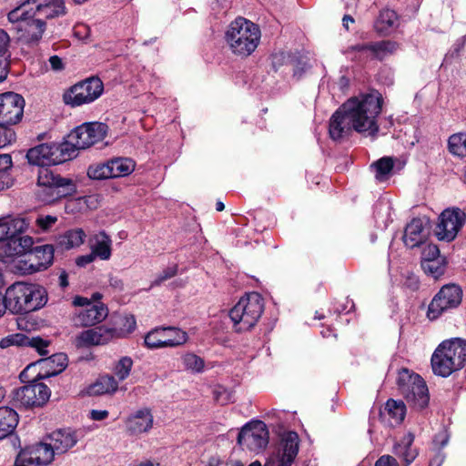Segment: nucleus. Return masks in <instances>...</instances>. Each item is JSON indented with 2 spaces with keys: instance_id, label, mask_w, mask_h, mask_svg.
Returning a JSON list of instances; mask_svg holds the SVG:
<instances>
[{
  "instance_id": "obj_1",
  "label": "nucleus",
  "mask_w": 466,
  "mask_h": 466,
  "mask_svg": "<svg viewBox=\"0 0 466 466\" xmlns=\"http://www.w3.org/2000/svg\"><path fill=\"white\" fill-rule=\"evenodd\" d=\"M383 98L380 92L360 94L346 100L331 116L329 133L334 141L349 137L354 130L374 136L379 131L377 118Z\"/></svg>"
},
{
  "instance_id": "obj_2",
  "label": "nucleus",
  "mask_w": 466,
  "mask_h": 466,
  "mask_svg": "<svg viewBox=\"0 0 466 466\" xmlns=\"http://www.w3.org/2000/svg\"><path fill=\"white\" fill-rule=\"evenodd\" d=\"M6 310L25 314L43 308L47 302L46 290L36 284L15 282L4 295Z\"/></svg>"
},
{
  "instance_id": "obj_3",
  "label": "nucleus",
  "mask_w": 466,
  "mask_h": 466,
  "mask_svg": "<svg viewBox=\"0 0 466 466\" xmlns=\"http://www.w3.org/2000/svg\"><path fill=\"white\" fill-rule=\"evenodd\" d=\"M260 39V31L252 22L238 17L233 21L226 32V41L232 52L238 56H248L252 54Z\"/></svg>"
},
{
  "instance_id": "obj_4",
  "label": "nucleus",
  "mask_w": 466,
  "mask_h": 466,
  "mask_svg": "<svg viewBox=\"0 0 466 466\" xmlns=\"http://www.w3.org/2000/svg\"><path fill=\"white\" fill-rule=\"evenodd\" d=\"M264 311L262 297L257 292H251L242 297L229 310V318L237 332H247L258 323Z\"/></svg>"
},
{
  "instance_id": "obj_5",
  "label": "nucleus",
  "mask_w": 466,
  "mask_h": 466,
  "mask_svg": "<svg viewBox=\"0 0 466 466\" xmlns=\"http://www.w3.org/2000/svg\"><path fill=\"white\" fill-rule=\"evenodd\" d=\"M8 19L16 23L15 30L18 40L28 46L37 45L46 30V21H41L32 10H27L22 5L9 12Z\"/></svg>"
},
{
  "instance_id": "obj_6",
  "label": "nucleus",
  "mask_w": 466,
  "mask_h": 466,
  "mask_svg": "<svg viewBox=\"0 0 466 466\" xmlns=\"http://www.w3.org/2000/svg\"><path fill=\"white\" fill-rule=\"evenodd\" d=\"M398 387L407 404L413 410H422L429 405V390L418 374L403 370L399 373Z\"/></svg>"
},
{
  "instance_id": "obj_7",
  "label": "nucleus",
  "mask_w": 466,
  "mask_h": 466,
  "mask_svg": "<svg viewBox=\"0 0 466 466\" xmlns=\"http://www.w3.org/2000/svg\"><path fill=\"white\" fill-rule=\"evenodd\" d=\"M74 150L69 152L68 144H41L30 148L26 153V158L31 165L46 167L58 165L70 159Z\"/></svg>"
},
{
  "instance_id": "obj_8",
  "label": "nucleus",
  "mask_w": 466,
  "mask_h": 466,
  "mask_svg": "<svg viewBox=\"0 0 466 466\" xmlns=\"http://www.w3.org/2000/svg\"><path fill=\"white\" fill-rule=\"evenodd\" d=\"M67 367V356L56 353L29 364L21 373V380L46 379L58 375Z\"/></svg>"
},
{
  "instance_id": "obj_9",
  "label": "nucleus",
  "mask_w": 466,
  "mask_h": 466,
  "mask_svg": "<svg viewBox=\"0 0 466 466\" xmlns=\"http://www.w3.org/2000/svg\"><path fill=\"white\" fill-rule=\"evenodd\" d=\"M269 433L267 425L261 420L247 423L239 431L238 443L242 450L254 453L263 451L268 444Z\"/></svg>"
},
{
  "instance_id": "obj_10",
  "label": "nucleus",
  "mask_w": 466,
  "mask_h": 466,
  "mask_svg": "<svg viewBox=\"0 0 466 466\" xmlns=\"http://www.w3.org/2000/svg\"><path fill=\"white\" fill-rule=\"evenodd\" d=\"M40 380H23L30 383L14 391V401L25 408L44 406L48 401L51 391L46 384L38 381Z\"/></svg>"
},
{
  "instance_id": "obj_11",
  "label": "nucleus",
  "mask_w": 466,
  "mask_h": 466,
  "mask_svg": "<svg viewBox=\"0 0 466 466\" xmlns=\"http://www.w3.org/2000/svg\"><path fill=\"white\" fill-rule=\"evenodd\" d=\"M108 131V127L100 122L85 123L77 127L69 136L66 144L75 149H85L102 141Z\"/></svg>"
},
{
  "instance_id": "obj_12",
  "label": "nucleus",
  "mask_w": 466,
  "mask_h": 466,
  "mask_svg": "<svg viewBox=\"0 0 466 466\" xmlns=\"http://www.w3.org/2000/svg\"><path fill=\"white\" fill-rule=\"evenodd\" d=\"M103 89L102 81L97 77H91L72 86L64 95V101L73 106L91 103L101 96Z\"/></svg>"
},
{
  "instance_id": "obj_13",
  "label": "nucleus",
  "mask_w": 466,
  "mask_h": 466,
  "mask_svg": "<svg viewBox=\"0 0 466 466\" xmlns=\"http://www.w3.org/2000/svg\"><path fill=\"white\" fill-rule=\"evenodd\" d=\"M462 299L461 289L455 284L443 286L434 296L428 308V318L435 319L446 310L457 308Z\"/></svg>"
},
{
  "instance_id": "obj_14",
  "label": "nucleus",
  "mask_w": 466,
  "mask_h": 466,
  "mask_svg": "<svg viewBox=\"0 0 466 466\" xmlns=\"http://www.w3.org/2000/svg\"><path fill=\"white\" fill-rule=\"evenodd\" d=\"M54 251L52 245L35 247L26 258L18 261L16 268L22 274H33L46 270L53 264Z\"/></svg>"
},
{
  "instance_id": "obj_15",
  "label": "nucleus",
  "mask_w": 466,
  "mask_h": 466,
  "mask_svg": "<svg viewBox=\"0 0 466 466\" xmlns=\"http://www.w3.org/2000/svg\"><path fill=\"white\" fill-rule=\"evenodd\" d=\"M465 213L460 208L445 209L439 218L435 233L440 240H453L464 225Z\"/></svg>"
},
{
  "instance_id": "obj_16",
  "label": "nucleus",
  "mask_w": 466,
  "mask_h": 466,
  "mask_svg": "<svg viewBox=\"0 0 466 466\" xmlns=\"http://www.w3.org/2000/svg\"><path fill=\"white\" fill-rule=\"evenodd\" d=\"M187 340V334L176 328H160L149 331L145 337V345L148 349L176 347Z\"/></svg>"
},
{
  "instance_id": "obj_17",
  "label": "nucleus",
  "mask_w": 466,
  "mask_h": 466,
  "mask_svg": "<svg viewBox=\"0 0 466 466\" xmlns=\"http://www.w3.org/2000/svg\"><path fill=\"white\" fill-rule=\"evenodd\" d=\"M25 100L22 96L6 92L0 95V123L15 125L18 123L24 112Z\"/></svg>"
},
{
  "instance_id": "obj_18",
  "label": "nucleus",
  "mask_w": 466,
  "mask_h": 466,
  "mask_svg": "<svg viewBox=\"0 0 466 466\" xmlns=\"http://www.w3.org/2000/svg\"><path fill=\"white\" fill-rule=\"evenodd\" d=\"M22 5L32 10V14L41 21L66 14L64 0H25Z\"/></svg>"
},
{
  "instance_id": "obj_19",
  "label": "nucleus",
  "mask_w": 466,
  "mask_h": 466,
  "mask_svg": "<svg viewBox=\"0 0 466 466\" xmlns=\"http://www.w3.org/2000/svg\"><path fill=\"white\" fill-rule=\"evenodd\" d=\"M56 452L49 442H39L26 447L18 453V461L33 465H47L54 460Z\"/></svg>"
},
{
  "instance_id": "obj_20",
  "label": "nucleus",
  "mask_w": 466,
  "mask_h": 466,
  "mask_svg": "<svg viewBox=\"0 0 466 466\" xmlns=\"http://www.w3.org/2000/svg\"><path fill=\"white\" fill-rule=\"evenodd\" d=\"M299 447V435L294 431L282 434L279 448L275 455L277 466H291L298 455Z\"/></svg>"
},
{
  "instance_id": "obj_21",
  "label": "nucleus",
  "mask_w": 466,
  "mask_h": 466,
  "mask_svg": "<svg viewBox=\"0 0 466 466\" xmlns=\"http://www.w3.org/2000/svg\"><path fill=\"white\" fill-rule=\"evenodd\" d=\"M60 183L36 187L35 195L44 203H52L61 198L72 195L76 192V185L72 179H59Z\"/></svg>"
},
{
  "instance_id": "obj_22",
  "label": "nucleus",
  "mask_w": 466,
  "mask_h": 466,
  "mask_svg": "<svg viewBox=\"0 0 466 466\" xmlns=\"http://www.w3.org/2000/svg\"><path fill=\"white\" fill-rule=\"evenodd\" d=\"M34 239L28 235L16 233L6 242L0 244V259L26 254L32 250Z\"/></svg>"
},
{
  "instance_id": "obj_23",
  "label": "nucleus",
  "mask_w": 466,
  "mask_h": 466,
  "mask_svg": "<svg viewBox=\"0 0 466 466\" xmlns=\"http://www.w3.org/2000/svg\"><path fill=\"white\" fill-rule=\"evenodd\" d=\"M154 416L149 408H142L130 414L126 420V431L131 436H137L153 428Z\"/></svg>"
},
{
  "instance_id": "obj_24",
  "label": "nucleus",
  "mask_w": 466,
  "mask_h": 466,
  "mask_svg": "<svg viewBox=\"0 0 466 466\" xmlns=\"http://www.w3.org/2000/svg\"><path fill=\"white\" fill-rule=\"evenodd\" d=\"M108 314L107 308L103 303L88 304V307L79 309L73 317V322L77 327H88L103 321Z\"/></svg>"
},
{
  "instance_id": "obj_25",
  "label": "nucleus",
  "mask_w": 466,
  "mask_h": 466,
  "mask_svg": "<svg viewBox=\"0 0 466 466\" xmlns=\"http://www.w3.org/2000/svg\"><path fill=\"white\" fill-rule=\"evenodd\" d=\"M116 339V330L113 328L99 326L82 331L77 336L80 346L104 345Z\"/></svg>"
},
{
  "instance_id": "obj_26",
  "label": "nucleus",
  "mask_w": 466,
  "mask_h": 466,
  "mask_svg": "<svg viewBox=\"0 0 466 466\" xmlns=\"http://www.w3.org/2000/svg\"><path fill=\"white\" fill-rule=\"evenodd\" d=\"M445 345L441 343L431 356V368L434 374L444 378L457 370L454 360H451L445 350Z\"/></svg>"
},
{
  "instance_id": "obj_27",
  "label": "nucleus",
  "mask_w": 466,
  "mask_h": 466,
  "mask_svg": "<svg viewBox=\"0 0 466 466\" xmlns=\"http://www.w3.org/2000/svg\"><path fill=\"white\" fill-rule=\"evenodd\" d=\"M47 440L56 453H65L77 442L76 432L71 429H60L47 436Z\"/></svg>"
},
{
  "instance_id": "obj_28",
  "label": "nucleus",
  "mask_w": 466,
  "mask_h": 466,
  "mask_svg": "<svg viewBox=\"0 0 466 466\" xmlns=\"http://www.w3.org/2000/svg\"><path fill=\"white\" fill-rule=\"evenodd\" d=\"M424 223L421 218H413L405 228L403 241L404 244L413 248L420 246L426 239Z\"/></svg>"
},
{
  "instance_id": "obj_29",
  "label": "nucleus",
  "mask_w": 466,
  "mask_h": 466,
  "mask_svg": "<svg viewBox=\"0 0 466 466\" xmlns=\"http://www.w3.org/2000/svg\"><path fill=\"white\" fill-rule=\"evenodd\" d=\"M445 345L451 360L456 364L457 370H461L466 363V340L460 338H453L441 342Z\"/></svg>"
},
{
  "instance_id": "obj_30",
  "label": "nucleus",
  "mask_w": 466,
  "mask_h": 466,
  "mask_svg": "<svg viewBox=\"0 0 466 466\" xmlns=\"http://www.w3.org/2000/svg\"><path fill=\"white\" fill-rule=\"evenodd\" d=\"M28 227L25 218L5 219L0 221V244L6 242L16 233H24Z\"/></svg>"
},
{
  "instance_id": "obj_31",
  "label": "nucleus",
  "mask_w": 466,
  "mask_h": 466,
  "mask_svg": "<svg viewBox=\"0 0 466 466\" xmlns=\"http://www.w3.org/2000/svg\"><path fill=\"white\" fill-rule=\"evenodd\" d=\"M18 424V414L9 407H0V440L13 433Z\"/></svg>"
},
{
  "instance_id": "obj_32",
  "label": "nucleus",
  "mask_w": 466,
  "mask_h": 466,
  "mask_svg": "<svg viewBox=\"0 0 466 466\" xmlns=\"http://www.w3.org/2000/svg\"><path fill=\"white\" fill-rule=\"evenodd\" d=\"M86 238V232L79 228L69 229L60 235L57 244L65 249H70L80 247Z\"/></svg>"
},
{
  "instance_id": "obj_33",
  "label": "nucleus",
  "mask_w": 466,
  "mask_h": 466,
  "mask_svg": "<svg viewBox=\"0 0 466 466\" xmlns=\"http://www.w3.org/2000/svg\"><path fill=\"white\" fill-rule=\"evenodd\" d=\"M413 441V435L411 433H408L394 446L395 454L405 461V466L410 464L418 454L416 450L411 449Z\"/></svg>"
},
{
  "instance_id": "obj_34",
  "label": "nucleus",
  "mask_w": 466,
  "mask_h": 466,
  "mask_svg": "<svg viewBox=\"0 0 466 466\" xmlns=\"http://www.w3.org/2000/svg\"><path fill=\"white\" fill-rule=\"evenodd\" d=\"M95 243L91 244V252L95 257L107 260L111 257V238L104 231L94 237Z\"/></svg>"
},
{
  "instance_id": "obj_35",
  "label": "nucleus",
  "mask_w": 466,
  "mask_h": 466,
  "mask_svg": "<svg viewBox=\"0 0 466 466\" xmlns=\"http://www.w3.org/2000/svg\"><path fill=\"white\" fill-rule=\"evenodd\" d=\"M109 162L110 178L129 175L135 168L134 162L129 158H116Z\"/></svg>"
},
{
  "instance_id": "obj_36",
  "label": "nucleus",
  "mask_w": 466,
  "mask_h": 466,
  "mask_svg": "<svg viewBox=\"0 0 466 466\" xmlns=\"http://www.w3.org/2000/svg\"><path fill=\"white\" fill-rule=\"evenodd\" d=\"M118 383L113 376L106 375L97 380L90 388V392L95 395L111 394L116 391Z\"/></svg>"
},
{
  "instance_id": "obj_37",
  "label": "nucleus",
  "mask_w": 466,
  "mask_h": 466,
  "mask_svg": "<svg viewBox=\"0 0 466 466\" xmlns=\"http://www.w3.org/2000/svg\"><path fill=\"white\" fill-rule=\"evenodd\" d=\"M449 152L458 157H466V133H455L448 139Z\"/></svg>"
},
{
  "instance_id": "obj_38",
  "label": "nucleus",
  "mask_w": 466,
  "mask_h": 466,
  "mask_svg": "<svg viewBox=\"0 0 466 466\" xmlns=\"http://www.w3.org/2000/svg\"><path fill=\"white\" fill-rule=\"evenodd\" d=\"M397 14L393 10L386 9L380 13L375 22V29L382 34H387L396 25Z\"/></svg>"
},
{
  "instance_id": "obj_39",
  "label": "nucleus",
  "mask_w": 466,
  "mask_h": 466,
  "mask_svg": "<svg viewBox=\"0 0 466 466\" xmlns=\"http://www.w3.org/2000/svg\"><path fill=\"white\" fill-rule=\"evenodd\" d=\"M371 167L375 168V178L383 182L388 180L394 167V160L392 157H384L374 162Z\"/></svg>"
},
{
  "instance_id": "obj_40",
  "label": "nucleus",
  "mask_w": 466,
  "mask_h": 466,
  "mask_svg": "<svg viewBox=\"0 0 466 466\" xmlns=\"http://www.w3.org/2000/svg\"><path fill=\"white\" fill-rule=\"evenodd\" d=\"M369 50L374 55V57L382 60L388 55L394 53L398 49V44L391 41H380L369 45Z\"/></svg>"
},
{
  "instance_id": "obj_41",
  "label": "nucleus",
  "mask_w": 466,
  "mask_h": 466,
  "mask_svg": "<svg viewBox=\"0 0 466 466\" xmlns=\"http://www.w3.org/2000/svg\"><path fill=\"white\" fill-rule=\"evenodd\" d=\"M117 328L116 330V338H123L132 333L137 327L136 319L133 315H124L119 317L116 323Z\"/></svg>"
},
{
  "instance_id": "obj_42",
  "label": "nucleus",
  "mask_w": 466,
  "mask_h": 466,
  "mask_svg": "<svg viewBox=\"0 0 466 466\" xmlns=\"http://www.w3.org/2000/svg\"><path fill=\"white\" fill-rule=\"evenodd\" d=\"M386 410L395 423H400L406 413V406L402 401L389 400L386 403Z\"/></svg>"
},
{
  "instance_id": "obj_43",
  "label": "nucleus",
  "mask_w": 466,
  "mask_h": 466,
  "mask_svg": "<svg viewBox=\"0 0 466 466\" xmlns=\"http://www.w3.org/2000/svg\"><path fill=\"white\" fill-rule=\"evenodd\" d=\"M182 362L184 368L193 373H199L203 371L205 361L199 356L194 353H186L182 356Z\"/></svg>"
},
{
  "instance_id": "obj_44",
  "label": "nucleus",
  "mask_w": 466,
  "mask_h": 466,
  "mask_svg": "<svg viewBox=\"0 0 466 466\" xmlns=\"http://www.w3.org/2000/svg\"><path fill=\"white\" fill-rule=\"evenodd\" d=\"M423 271L434 279H438L444 273L445 265L443 258L433 259L431 261H421Z\"/></svg>"
},
{
  "instance_id": "obj_45",
  "label": "nucleus",
  "mask_w": 466,
  "mask_h": 466,
  "mask_svg": "<svg viewBox=\"0 0 466 466\" xmlns=\"http://www.w3.org/2000/svg\"><path fill=\"white\" fill-rule=\"evenodd\" d=\"M133 367V360L129 357H122L114 367V374L119 380L127 379Z\"/></svg>"
},
{
  "instance_id": "obj_46",
  "label": "nucleus",
  "mask_w": 466,
  "mask_h": 466,
  "mask_svg": "<svg viewBox=\"0 0 466 466\" xmlns=\"http://www.w3.org/2000/svg\"><path fill=\"white\" fill-rule=\"evenodd\" d=\"M87 176L92 179L110 178L109 162L91 165L87 169Z\"/></svg>"
},
{
  "instance_id": "obj_47",
  "label": "nucleus",
  "mask_w": 466,
  "mask_h": 466,
  "mask_svg": "<svg viewBox=\"0 0 466 466\" xmlns=\"http://www.w3.org/2000/svg\"><path fill=\"white\" fill-rule=\"evenodd\" d=\"M59 179H67V178L61 177L59 176H55L54 173L47 168H41V169H39L38 176H37L36 187L50 186V185H56L57 183H60V181H58Z\"/></svg>"
},
{
  "instance_id": "obj_48",
  "label": "nucleus",
  "mask_w": 466,
  "mask_h": 466,
  "mask_svg": "<svg viewBox=\"0 0 466 466\" xmlns=\"http://www.w3.org/2000/svg\"><path fill=\"white\" fill-rule=\"evenodd\" d=\"M27 336L22 333L8 335L0 339V348L6 349L10 346H25Z\"/></svg>"
},
{
  "instance_id": "obj_49",
  "label": "nucleus",
  "mask_w": 466,
  "mask_h": 466,
  "mask_svg": "<svg viewBox=\"0 0 466 466\" xmlns=\"http://www.w3.org/2000/svg\"><path fill=\"white\" fill-rule=\"evenodd\" d=\"M15 140V133L7 126L0 123V148L10 145Z\"/></svg>"
},
{
  "instance_id": "obj_50",
  "label": "nucleus",
  "mask_w": 466,
  "mask_h": 466,
  "mask_svg": "<svg viewBox=\"0 0 466 466\" xmlns=\"http://www.w3.org/2000/svg\"><path fill=\"white\" fill-rule=\"evenodd\" d=\"M48 345L49 341L45 340L40 337H27V342L25 344V346L35 348L39 352L40 355L47 354V350L46 349Z\"/></svg>"
},
{
  "instance_id": "obj_51",
  "label": "nucleus",
  "mask_w": 466,
  "mask_h": 466,
  "mask_svg": "<svg viewBox=\"0 0 466 466\" xmlns=\"http://www.w3.org/2000/svg\"><path fill=\"white\" fill-rule=\"evenodd\" d=\"M57 221V218L52 215H40L35 219V225L43 231L50 229Z\"/></svg>"
},
{
  "instance_id": "obj_52",
  "label": "nucleus",
  "mask_w": 466,
  "mask_h": 466,
  "mask_svg": "<svg viewBox=\"0 0 466 466\" xmlns=\"http://www.w3.org/2000/svg\"><path fill=\"white\" fill-rule=\"evenodd\" d=\"M441 258L439 248L434 244L425 246L421 252V261H431Z\"/></svg>"
},
{
  "instance_id": "obj_53",
  "label": "nucleus",
  "mask_w": 466,
  "mask_h": 466,
  "mask_svg": "<svg viewBox=\"0 0 466 466\" xmlns=\"http://www.w3.org/2000/svg\"><path fill=\"white\" fill-rule=\"evenodd\" d=\"M176 274H177L176 268H167L161 274L158 275V277L153 281L152 285L158 286L163 281L174 277Z\"/></svg>"
},
{
  "instance_id": "obj_54",
  "label": "nucleus",
  "mask_w": 466,
  "mask_h": 466,
  "mask_svg": "<svg viewBox=\"0 0 466 466\" xmlns=\"http://www.w3.org/2000/svg\"><path fill=\"white\" fill-rule=\"evenodd\" d=\"M9 41V35L3 29H0V56H7Z\"/></svg>"
},
{
  "instance_id": "obj_55",
  "label": "nucleus",
  "mask_w": 466,
  "mask_h": 466,
  "mask_svg": "<svg viewBox=\"0 0 466 466\" xmlns=\"http://www.w3.org/2000/svg\"><path fill=\"white\" fill-rule=\"evenodd\" d=\"M375 466H400L397 460L390 455H383L375 462Z\"/></svg>"
},
{
  "instance_id": "obj_56",
  "label": "nucleus",
  "mask_w": 466,
  "mask_h": 466,
  "mask_svg": "<svg viewBox=\"0 0 466 466\" xmlns=\"http://www.w3.org/2000/svg\"><path fill=\"white\" fill-rule=\"evenodd\" d=\"M12 167V157L8 154L0 155V173H5Z\"/></svg>"
},
{
  "instance_id": "obj_57",
  "label": "nucleus",
  "mask_w": 466,
  "mask_h": 466,
  "mask_svg": "<svg viewBox=\"0 0 466 466\" xmlns=\"http://www.w3.org/2000/svg\"><path fill=\"white\" fill-rule=\"evenodd\" d=\"M449 441V435L445 431L439 432L434 438V444L439 448H443Z\"/></svg>"
},
{
  "instance_id": "obj_58",
  "label": "nucleus",
  "mask_w": 466,
  "mask_h": 466,
  "mask_svg": "<svg viewBox=\"0 0 466 466\" xmlns=\"http://www.w3.org/2000/svg\"><path fill=\"white\" fill-rule=\"evenodd\" d=\"M95 258V255L91 252L90 254L79 256L78 258H76V263L79 267H85L87 264L93 262Z\"/></svg>"
},
{
  "instance_id": "obj_59",
  "label": "nucleus",
  "mask_w": 466,
  "mask_h": 466,
  "mask_svg": "<svg viewBox=\"0 0 466 466\" xmlns=\"http://www.w3.org/2000/svg\"><path fill=\"white\" fill-rule=\"evenodd\" d=\"M7 56H0V82L4 81L8 73Z\"/></svg>"
},
{
  "instance_id": "obj_60",
  "label": "nucleus",
  "mask_w": 466,
  "mask_h": 466,
  "mask_svg": "<svg viewBox=\"0 0 466 466\" xmlns=\"http://www.w3.org/2000/svg\"><path fill=\"white\" fill-rule=\"evenodd\" d=\"M49 63L53 70L58 71L63 68L62 59L58 56H52L49 58Z\"/></svg>"
},
{
  "instance_id": "obj_61",
  "label": "nucleus",
  "mask_w": 466,
  "mask_h": 466,
  "mask_svg": "<svg viewBox=\"0 0 466 466\" xmlns=\"http://www.w3.org/2000/svg\"><path fill=\"white\" fill-rule=\"evenodd\" d=\"M108 416L107 410H93L91 411V418L95 420H102Z\"/></svg>"
},
{
  "instance_id": "obj_62",
  "label": "nucleus",
  "mask_w": 466,
  "mask_h": 466,
  "mask_svg": "<svg viewBox=\"0 0 466 466\" xmlns=\"http://www.w3.org/2000/svg\"><path fill=\"white\" fill-rule=\"evenodd\" d=\"M88 304H92L86 298L76 296L73 299V305L76 307H88Z\"/></svg>"
},
{
  "instance_id": "obj_63",
  "label": "nucleus",
  "mask_w": 466,
  "mask_h": 466,
  "mask_svg": "<svg viewBox=\"0 0 466 466\" xmlns=\"http://www.w3.org/2000/svg\"><path fill=\"white\" fill-rule=\"evenodd\" d=\"M89 33H90L89 27L86 25H78L76 30V35H81L82 37H85V38L88 37Z\"/></svg>"
},
{
  "instance_id": "obj_64",
  "label": "nucleus",
  "mask_w": 466,
  "mask_h": 466,
  "mask_svg": "<svg viewBox=\"0 0 466 466\" xmlns=\"http://www.w3.org/2000/svg\"><path fill=\"white\" fill-rule=\"evenodd\" d=\"M109 284H110V286H112L113 288H116V289L123 288V282L117 277L110 276Z\"/></svg>"
}]
</instances>
